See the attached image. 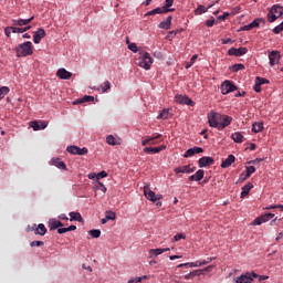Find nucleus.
<instances>
[{"instance_id":"1","label":"nucleus","mask_w":283,"mask_h":283,"mask_svg":"<svg viewBox=\"0 0 283 283\" xmlns=\"http://www.w3.org/2000/svg\"><path fill=\"white\" fill-rule=\"evenodd\" d=\"M33 55V43L31 41H27L15 46V56L25 57Z\"/></svg>"},{"instance_id":"2","label":"nucleus","mask_w":283,"mask_h":283,"mask_svg":"<svg viewBox=\"0 0 283 283\" xmlns=\"http://www.w3.org/2000/svg\"><path fill=\"white\" fill-rule=\"evenodd\" d=\"M154 63V59H151L150 53L148 52H140V56L138 57V66L143 67L144 70H150L151 64Z\"/></svg>"},{"instance_id":"3","label":"nucleus","mask_w":283,"mask_h":283,"mask_svg":"<svg viewBox=\"0 0 283 283\" xmlns=\"http://www.w3.org/2000/svg\"><path fill=\"white\" fill-rule=\"evenodd\" d=\"M223 117H229V116L221 115L220 113H216L214 111H210V113H208V125L210 127H216L217 124L223 120Z\"/></svg>"},{"instance_id":"4","label":"nucleus","mask_w":283,"mask_h":283,"mask_svg":"<svg viewBox=\"0 0 283 283\" xmlns=\"http://www.w3.org/2000/svg\"><path fill=\"white\" fill-rule=\"evenodd\" d=\"M254 279H258V274L255 272H247L237 277L234 283H252L254 282Z\"/></svg>"},{"instance_id":"5","label":"nucleus","mask_w":283,"mask_h":283,"mask_svg":"<svg viewBox=\"0 0 283 283\" xmlns=\"http://www.w3.org/2000/svg\"><path fill=\"white\" fill-rule=\"evenodd\" d=\"M221 95H228L229 93H233L237 91L235 84L233 82L226 80L221 83Z\"/></svg>"},{"instance_id":"6","label":"nucleus","mask_w":283,"mask_h":283,"mask_svg":"<svg viewBox=\"0 0 283 283\" xmlns=\"http://www.w3.org/2000/svg\"><path fill=\"white\" fill-rule=\"evenodd\" d=\"M144 197L151 202H157L158 200L163 199L161 195H156V192L150 190L149 186H144Z\"/></svg>"},{"instance_id":"7","label":"nucleus","mask_w":283,"mask_h":283,"mask_svg":"<svg viewBox=\"0 0 283 283\" xmlns=\"http://www.w3.org/2000/svg\"><path fill=\"white\" fill-rule=\"evenodd\" d=\"M66 151L71 155L84 156L87 155V148H80L78 146H69L66 147Z\"/></svg>"},{"instance_id":"8","label":"nucleus","mask_w":283,"mask_h":283,"mask_svg":"<svg viewBox=\"0 0 283 283\" xmlns=\"http://www.w3.org/2000/svg\"><path fill=\"white\" fill-rule=\"evenodd\" d=\"M233 120L232 117L230 116H223V119H221L220 123H217L216 126H210L212 128H218V130H223L224 128H227L229 125H231V122Z\"/></svg>"},{"instance_id":"9","label":"nucleus","mask_w":283,"mask_h":283,"mask_svg":"<svg viewBox=\"0 0 283 283\" xmlns=\"http://www.w3.org/2000/svg\"><path fill=\"white\" fill-rule=\"evenodd\" d=\"M175 101L177 104H180V105H189L191 107H193L195 105L193 101L186 95H176Z\"/></svg>"},{"instance_id":"10","label":"nucleus","mask_w":283,"mask_h":283,"mask_svg":"<svg viewBox=\"0 0 283 283\" xmlns=\"http://www.w3.org/2000/svg\"><path fill=\"white\" fill-rule=\"evenodd\" d=\"M46 36V31L44 29L39 28V30L34 31V34L32 35V42L34 44H40V41Z\"/></svg>"},{"instance_id":"11","label":"nucleus","mask_w":283,"mask_h":283,"mask_svg":"<svg viewBox=\"0 0 283 283\" xmlns=\"http://www.w3.org/2000/svg\"><path fill=\"white\" fill-rule=\"evenodd\" d=\"M248 52H249V49L247 48H239V49L231 48L228 51V55L239 57V56L245 55Z\"/></svg>"},{"instance_id":"12","label":"nucleus","mask_w":283,"mask_h":283,"mask_svg":"<svg viewBox=\"0 0 283 283\" xmlns=\"http://www.w3.org/2000/svg\"><path fill=\"white\" fill-rule=\"evenodd\" d=\"M280 52L279 51H271L269 52V64L271 66L277 65L280 62Z\"/></svg>"},{"instance_id":"13","label":"nucleus","mask_w":283,"mask_h":283,"mask_svg":"<svg viewBox=\"0 0 283 283\" xmlns=\"http://www.w3.org/2000/svg\"><path fill=\"white\" fill-rule=\"evenodd\" d=\"M163 136L161 134H157L156 136L151 137V136H148L146 137V139H143L142 144L143 146H156L157 145V140L160 139Z\"/></svg>"},{"instance_id":"14","label":"nucleus","mask_w":283,"mask_h":283,"mask_svg":"<svg viewBox=\"0 0 283 283\" xmlns=\"http://www.w3.org/2000/svg\"><path fill=\"white\" fill-rule=\"evenodd\" d=\"M199 168H205L214 165V158L209 157V156H203L201 159L198 161Z\"/></svg>"},{"instance_id":"15","label":"nucleus","mask_w":283,"mask_h":283,"mask_svg":"<svg viewBox=\"0 0 283 283\" xmlns=\"http://www.w3.org/2000/svg\"><path fill=\"white\" fill-rule=\"evenodd\" d=\"M34 17H31L29 19H17V20H12V25L13 27H23V25H28L31 22H33Z\"/></svg>"},{"instance_id":"16","label":"nucleus","mask_w":283,"mask_h":283,"mask_svg":"<svg viewBox=\"0 0 283 283\" xmlns=\"http://www.w3.org/2000/svg\"><path fill=\"white\" fill-rule=\"evenodd\" d=\"M56 75L62 81H69L72 77V73L70 71H66L65 69H59Z\"/></svg>"},{"instance_id":"17","label":"nucleus","mask_w":283,"mask_h":283,"mask_svg":"<svg viewBox=\"0 0 283 283\" xmlns=\"http://www.w3.org/2000/svg\"><path fill=\"white\" fill-rule=\"evenodd\" d=\"M169 251H170L169 248L151 249V250H149V258H151V256H159V255H161V254H164V253H167V252H169Z\"/></svg>"},{"instance_id":"18","label":"nucleus","mask_w":283,"mask_h":283,"mask_svg":"<svg viewBox=\"0 0 283 283\" xmlns=\"http://www.w3.org/2000/svg\"><path fill=\"white\" fill-rule=\"evenodd\" d=\"M202 148L201 147H193V148H189L188 150H186V153L184 154V158H189V157H193L197 154H202Z\"/></svg>"},{"instance_id":"19","label":"nucleus","mask_w":283,"mask_h":283,"mask_svg":"<svg viewBox=\"0 0 283 283\" xmlns=\"http://www.w3.org/2000/svg\"><path fill=\"white\" fill-rule=\"evenodd\" d=\"M188 265H191V268H201L202 265H207V263H202V261H196V262H188V263H180L176 268H188Z\"/></svg>"},{"instance_id":"20","label":"nucleus","mask_w":283,"mask_h":283,"mask_svg":"<svg viewBox=\"0 0 283 283\" xmlns=\"http://www.w3.org/2000/svg\"><path fill=\"white\" fill-rule=\"evenodd\" d=\"M61 227H63V223L61 221H59L57 219H51L48 222V228H50V231L57 230Z\"/></svg>"},{"instance_id":"21","label":"nucleus","mask_w":283,"mask_h":283,"mask_svg":"<svg viewBox=\"0 0 283 283\" xmlns=\"http://www.w3.org/2000/svg\"><path fill=\"white\" fill-rule=\"evenodd\" d=\"M205 177V170L199 169L195 175L189 176V181H201Z\"/></svg>"},{"instance_id":"22","label":"nucleus","mask_w":283,"mask_h":283,"mask_svg":"<svg viewBox=\"0 0 283 283\" xmlns=\"http://www.w3.org/2000/svg\"><path fill=\"white\" fill-rule=\"evenodd\" d=\"M233 163H235V156L229 155L228 159L221 161V168L228 169L229 167H231V165H233Z\"/></svg>"},{"instance_id":"23","label":"nucleus","mask_w":283,"mask_h":283,"mask_svg":"<svg viewBox=\"0 0 283 283\" xmlns=\"http://www.w3.org/2000/svg\"><path fill=\"white\" fill-rule=\"evenodd\" d=\"M166 146H159V147H146L144 148V153L146 154H159L160 151L165 150Z\"/></svg>"},{"instance_id":"24","label":"nucleus","mask_w":283,"mask_h":283,"mask_svg":"<svg viewBox=\"0 0 283 283\" xmlns=\"http://www.w3.org/2000/svg\"><path fill=\"white\" fill-rule=\"evenodd\" d=\"M171 21H172V17L168 15L167 19H165V21H163L161 23H159L157 25V28H159L161 30H169Z\"/></svg>"},{"instance_id":"25","label":"nucleus","mask_w":283,"mask_h":283,"mask_svg":"<svg viewBox=\"0 0 283 283\" xmlns=\"http://www.w3.org/2000/svg\"><path fill=\"white\" fill-rule=\"evenodd\" d=\"M51 165L57 167L61 170H66L65 163L61 161V159H59V158H52Z\"/></svg>"},{"instance_id":"26","label":"nucleus","mask_w":283,"mask_h":283,"mask_svg":"<svg viewBox=\"0 0 283 283\" xmlns=\"http://www.w3.org/2000/svg\"><path fill=\"white\" fill-rule=\"evenodd\" d=\"M36 228H33L34 234L36 235H45L46 234V227L43 223H40L39 226H35Z\"/></svg>"},{"instance_id":"27","label":"nucleus","mask_w":283,"mask_h":283,"mask_svg":"<svg viewBox=\"0 0 283 283\" xmlns=\"http://www.w3.org/2000/svg\"><path fill=\"white\" fill-rule=\"evenodd\" d=\"M260 22H261V19H255L250 24L242 27V30L251 31L252 29L258 28L260 25Z\"/></svg>"},{"instance_id":"28","label":"nucleus","mask_w":283,"mask_h":283,"mask_svg":"<svg viewBox=\"0 0 283 283\" xmlns=\"http://www.w3.org/2000/svg\"><path fill=\"white\" fill-rule=\"evenodd\" d=\"M253 188H254V186L251 182H248V185L242 187L241 199H244V197L249 196L250 191Z\"/></svg>"},{"instance_id":"29","label":"nucleus","mask_w":283,"mask_h":283,"mask_svg":"<svg viewBox=\"0 0 283 283\" xmlns=\"http://www.w3.org/2000/svg\"><path fill=\"white\" fill-rule=\"evenodd\" d=\"M7 29L12 30V33H25L29 30H31V25H28L27 28H18V27H7Z\"/></svg>"},{"instance_id":"30","label":"nucleus","mask_w":283,"mask_h":283,"mask_svg":"<svg viewBox=\"0 0 283 283\" xmlns=\"http://www.w3.org/2000/svg\"><path fill=\"white\" fill-rule=\"evenodd\" d=\"M211 7H212V4H210L208 8H205V6L199 4V7H197V9H195V15L199 17L203 13H207Z\"/></svg>"},{"instance_id":"31","label":"nucleus","mask_w":283,"mask_h":283,"mask_svg":"<svg viewBox=\"0 0 283 283\" xmlns=\"http://www.w3.org/2000/svg\"><path fill=\"white\" fill-rule=\"evenodd\" d=\"M269 13L279 14V17H283V8L279 4H273Z\"/></svg>"},{"instance_id":"32","label":"nucleus","mask_w":283,"mask_h":283,"mask_svg":"<svg viewBox=\"0 0 283 283\" xmlns=\"http://www.w3.org/2000/svg\"><path fill=\"white\" fill-rule=\"evenodd\" d=\"M151 11L155 12L156 14H168L169 12H175V9L161 7V8H156Z\"/></svg>"},{"instance_id":"33","label":"nucleus","mask_w":283,"mask_h":283,"mask_svg":"<svg viewBox=\"0 0 283 283\" xmlns=\"http://www.w3.org/2000/svg\"><path fill=\"white\" fill-rule=\"evenodd\" d=\"M231 139H233V142L237 144H241L244 142V136H242L240 132H237L231 135Z\"/></svg>"},{"instance_id":"34","label":"nucleus","mask_w":283,"mask_h":283,"mask_svg":"<svg viewBox=\"0 0 283 283\" xmlns=\"http://www.w3.org/2000/svg\"><path fill=\"white\" fill-rule=\"evenodd\" d=\"M175 174H191V170H189V166H180L175 168Z\"/></svg>"},{"instance_id":"35","label":"nucleus","mask_w":283,"mask_h":283,"mask_svg":"<svg viewBox=\"0 0 283 283\" xmlns=\"http://www.w3.org/2000/svg\"><path fill=\"white\" fill-rule=\"evenodd\" d=\"M69 216H71V222L72 221L84 222V219L78 212H71L69 213Z\"/></svg>"},{"instance_id":"36","label":"nucleus","mask_w":283,"mask_h":283,"mask_svg":"<svg viewBox=\"0 0 283 283\" xmlns=\"http://www.w3.org/2000/svg\"><path fill=\"white\" fill-rule=\"evenodd\" d=\"M261 130H263V123H261V122L253 123V125H252L253 134H259Z\"/></svg>"},{"instance_id":"37","label":"nucleus","mask_w":283,"mask_h":283,"mask_svg":"<svg viewBox=\"0 0 283 283\" xmlns=\"http://www.w3.org/2000/svg\"><path fill=\"white\" fill-rule=\"evenodd\" d=\"M108 90H111V82L106 81L103 84H101V86H98V91H101V93H106Z\"/></svg>"},{"instance_id":"38","label":"nucleus","mask_w":283,"mask_h":283,"mask_svg":"<svg viewBox=\"0 0 283 283\" xmlns=\"http://www.w3.org/2000/svg\"><path fill=\"white\" fill-rule=\"evenodd\" d=\"M169 115H170L169 109H163L161 114L157 116V119H163V120L169 119Z\"/></svg>"},{"instance_id":"39","label":"nucleus","mask_w":283,"mask_h":283,"mask_svg":"<svg viewBox=\"0 0 283 283\" xmlns=\"http://www.w3.org/2000/svg\"><path fill=\"white\" fill-rule=\"evenodd\" d=\"M280 17L279 14H274V13H266V19L269 20V23H273L274 21H276Z\"/></svg>"},{"instance_id":"40","label":"nucleus","mask_w":283,"mask_h":283,"mask_svg":"<svg viewBox=\"0 0 283 283\" xmlns=\"http://www.w3.org/2000/svg\"><path fill=\"white\" fill-rule=\"evenodd\" d=\"M8 93H10V88L9 87H7V86L0 87V101L2 98H4L8 95Z\"/></svg>"},{"instance_id":"41","label":"nucleus","mask_w":283,"mask_h":283,"mask_svg":"<svg viewBox=\"0 0 283 283\" xmlns=\"http://www.w3.org/2000/svg\"><path fill=\"white\" fill-rule=\"evenodd\" d=\"M106 144L111 145V146H116V138L113 135H108V137H106Z\"/></svg>"},{"instance_id":"42","label":"nucleus","mask_w":283,"mask_h":283,"mask_svg":"<svg viewBox=\"0 0 283 283\" xmlns=\"http://www.w3.org/2000/svg\"><path fill=\"white\" fill-rule=\"evenodd\" d=\"M127 44H129V45H128L129 51L133 52V53H135V54H137V52H138V46H137V44H136V43H129V40H127Z\"/></svg>"},{"instance_id":"43","label":"nucleus","mask_w":283,"mask_h":283,"mask_svg":"<svg viewBox=\"0 0 283 283\" xmlns=\"http://www.w3.org/2000/svg\"><path fill=\"white\" fill-rule=\"evenodd\" d=\"M269 84V80L263 77H255V84L254 85H265Z\"/></svg>"},{"instance_id":"44","label":"nucleus","mask_w":283,"mask_h":283,"mask_svg":"<svg viewBox=\"0 0 283 283\" xmlns=\"http://www.w3.org/2000/svg\"><path fill=\"white\" fill-rule=\"evenodd\" d=\"M282 31H283V21L279 25L274 27V29H272V33H274L276 35H279L280 32H282Z\"/></svg>"},{"instance_id":"45","label":"nucleus","mask_w":283,"mask_h":283,"mask_svg":"<svg viewBox=\"0 0 283 283\" xmlns=\"http://www.w3.org/2000/svg\"><path fill=\"white\" fill-rule=\"evenodd\" d=\"M198 272H199V270H195L193 272L184 275V280H191V279L196 277L198 275Z\"/></svg>"},{"instance_id":"46","label":"nucleus","mask_w":283,"mask_h":283,"mask_svg":"<svg viewBox=\"0 0 283 283\" xmlns=\"http://www.w3.org/2000/svg\"><path fill=\"white\" fill-rule=\"evenodd\" d=\"M269 222L268 219H263V218H255V220H253V226H261L262 223Z\"/></svg>"},{"instance_id":"47","label":"nucleus","mask_w":283,"mask_h":283,"mask_svg":"<svg viewBox=\"0 0 283 283\" xmlns=\"http://www.w3.org/2000/svg\"><path fill=\"white\" fill-rule=\"evenodd\" d=\"M196 60H197V55L191 56L189 62L186 63V70H189L191 66H193V64L196 63Z\"/></svg>"},{"instance_id":"48","label":"nucleus","mask_w":283,"mask_h":283,"mask_svg":"<svg viewBox=\"0 0 283 283\" xmlns=\"http://www.w3.org/2000/svg\"><path fill=\"white\" fill-rule=\"evenodd\" d=\"M31 128H32V130H34V132L42 130V128H41L39 122H31Z\"/></svg>"},{"instance_id":"49","label":"nucleus","mask_w":283,"mask_h":283,"mask_svg":"<svg viewBox=\"0 0 283 283\" xmlns=\"http://www.w3.org/2000/svg\"><path fill=\"white\" fill-rule=\"evenodd\" d=\"M94 97L90 96V95H85L82 99H80V104H84V103H88V102H93Z\"/></svg>"},{"instance_id":"50","label":"nucleus","mask_w":283,"mask_h":283,"mask_svg":"<svg viewBox=\"0 0 283 283\" xmlns=\"http://www.w3.org/2000/svg\"><path fill=\"white\" fill-rule=\"evenodd\" d=\"M255 172V167L254 166H249L247 167V178H250V176H252V174Z\"/></svg>"},{"instance_id":"51","label":"nucleus","mask_w":283,"mask_h":283,"mask_svg":"<svg viewBox=\"0 0 283 283\" xmlns=\"http://www.w3.org/2000/svg\"><path fill=\"white\" fill-rule=\"evenodd\" d=\"M90 235H91V238L97 239L101 237V230H91Z\"/></svg>"},{"instance_id":"52","label":"nucleus","mask_w":283,"mask_h":283,"mask_svg":"<svg viewBox=\"0 0 283 283\" xmlns=\"http://www.w3.org/2000/svg\"><path fill=\"white\" fill-rule=\"evenodd\" d=\"M104 219L106 220H115L116 219V214L112 211H107L106 216L104 217Z\"/></svg>"},{"instance_id":"53","label":"nucleus","mask_w":283,"mask_h":283,"mask_svg":"<svg viewBox=\"0 0 283 283\" xmlns=\"http://www.w3.org/2000/svg\"><path fill=\"white\" fill-rule=\"evenodd\" d=\"M242 70H244L243 64H234L233 67H232L233 72H239V71H242Z\"/></svg>"},{"instance_id":"54","label":"nucleus","mask_w":283,"mask_h":283,"mask_svg":"<svg viewBox=\"0 0 283 283\" xmlns=\"http://www.w3.org/2000/svg\"><path fill=\"white\" fill-rule=\"evenodd\" d=\"M216 19L212 18L210 20H207V22H205V25H207V28H212L214 25Z\"/></svg>"},{"instance_id":"55","label":"nucleus","mask_w":283,"mask_h":283,"mask_svg":"<svg viewBox=\"0 0 283 283\" xmlns=\"http://www.w3.org/2000/svg\"><path fill=\"white\" fill-rule=\"evenodd\" d=\"M259 218L269 221V220L274 218V214L273 213H266V214H264L262 217H259Z\"/></svg>"},{"instance_id":"56","label":"nucleus","mask_w":283,"mask_h":283,"mask_svg":"<svg viewBox=\"0 0 283 283\" xmlns=\"http://www.w3.org/2000/svg\"><path fill=\"white\" fill-rule=\"evenodd\" d=\"M174 2H175V0H165L163 8L169 9L170 7H172Z\"/></svg>"},{"instance_id":"57","label":"nucleus","mask_w":283,"mask_h":283,"mask_svg":"<svg viewBox=\"0 0 283 283\" xmlns=\"http://www.w3.org/2000/svg\"><path fill=\"white\" fill-rule=\"evenodd\" d=\"M268 210H271V209H280L281 211H283V205H272V206H269V208H266Z\"/></svg>"},{"instance_id":"58","label":"nucleus","mask_w":283,"mask_h":283,"mask_svg":"<svg viewBox=\"0 0 283 283\" xmlns=\"http://www.w3.org/2000/svg\"><path fill=\"white\" fill-rule=\"evenodd\" d=\"M42 245H44V242H42V241H32L31 242V248L42 247Z\"/></svg>"},{"instance_id":"59","label":"nucleus","mask_w":283,"mask_h":283,"mask_svg":"<svg viewBox=\"0 0 283 283\" xmlns=\"http://www.w3.org/2000/svg\"><path fill=\"white\" fill-rule=\"evenodd\" d=\"M96 176H97V180H101L102 178L108 177V174H106L105 171H101L96 174Z\"/></svg>"},{"instance_id":"60","label":"nucleus","mask_w":283,"mask_h":283,"mask_svg":"<svg viewBox=\"0 0 283 283\" xmlns=\"http://www.w3.org/2000/svg\"><path fill=\"white\" fill-rule=\"evenodd\" d=\"M72 230L70 229H65V228H57V233L59 234H64V233H67V232H71Z\"/></svg>"},{"instance_id":"61","label":"nucleus","mask_w":283,"mask_h":283,"mask_svg":"<svg viewBox=\"0 0 283 283\" xmlns=\"http://www.w3.org/2000/svg\"><path fill=\"white\" fill-rule=\"evenodd\" d=\"M221 44H223V45H226V44H233V40H231L230 38L221 39Z\"/></svg>"},{"instance_id":"62","label":"nucleus","mask_w":283,"mask_h":283,"mask_svg":"<svg viewBox=\"0 0 283 283\" xmlns=\"http://www.w3.org/2000/svg\"><path fill=\"white\" fill-rule=\"evenodd\" d=\"M181 239H186V235L182 234V233H178V234L175 235V242H178V241H180Z\"/></svg>"},{"instance_id":"63","label":"nucleus","mask_w":283,"mask_h":283,"mask_svg":"<svg viewBox=\"0 0 283 283\" xmlns=\"http://www.w3.org/2000/svg\"><path fill=\"white\" fill-rule=\"evenodd\" d=\"M253 92L261 93V84H254L253 85Z\"/></svg>"},{"instance_id":"64","label":"nucleus","mask_w":283,"mask_h":283,"mask_svg":"<svg viewBox=\"0 0 283 283\" xmlns=\"http://www.w3.org/2000/svg\"><path fill=\"white\" fill-rule=\"evenodd\" d=\"M142 282H143L142 277H134L129 280V283H142Z\"/></svg>"}]
</instances>
